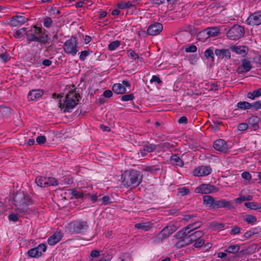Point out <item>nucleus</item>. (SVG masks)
<instances>
[{
  "mask_svg": "<svg viewBox=\"0 0 261 261\" xmlns=\"http://www.w3.org/2000/svg\"><path fill=\"white\" fill-rule=\"evenodd\" d=\"M237 106L238 109L247 110L252 107V104L247 101H240L237 103Z\"/></svg>",
  "mask_w": 261,
  "mask_h": 261,
  "instance_id": "nucleus-31",
  "label": "nucleus"
},
{
  "mask_svg": "<svg viewBox=\"0 0 261 261\" xmlns=\"http://www.w3.org/2000/svg\"><path fill=\"white\" fill-rule=\"evenodd\" d=\"M86 221H79L69 224V228L71 233H80L87 227Z\"/></svg>",
  "mask_w": 261,
  "mask_h": 261,
  "instance_id": "nucleus-6",
  "label": "nucleus"
},
{
  "mask_svg": "<svg viewBox=\"0 0 261 261\" xmlns=\"http://www.w3.org/2000/svg\"><path fill=\"white\" fill-rule=\"evenodd\" d=\"M194 242H195L194 244V246L196 248H199L201 247L204 243V240L201 239L196 240Z\"/></svg>",
  "mask_w": 261,
  "mask_h": 261,
  "instance_id": "nucleus-53",
  "label": "nucleus"
},
{
  "mask_svg": "<svg viewBox=\"0 0 261 261\" xmlns=\"http://www.w3.org/2000/svg\"><path fill=\"white\" fill-rule=\"evenodd\" d=\"M197 50V47L193 44L191 45L185 49L186 53H195Z\"/></svg>",
  "mask_w": 261,
  "mask_h": 261,
  "instance_id": "nucleus-51",
  "label": "nucleus"
},
{
  "mask_svg": "<svg viewBox=\"0 0 261 261\" xmlns=\"http://www.w3.org/2000/svg\"><path fill=\"white\" fill-rule=\"evenodd\" d=\"M242 177L247 180H250L251 179V175L247 171L243 172L242 173Z\"/></svg>",
  "mask_w": 261,
  "mask_h": 261,
  "instance_id": "nucleus-58",
  "label": "nucleus"
},
{
  "mask_svg": "<svg viewBox=\"0 0 261 261\" xmlns=\"http://www.w3.org/2000/svg\"><path fill=\"white\" fill-rule=\"evenodd\" d=\"M214 55L213 51L211 48H208L204 51L205 57L207 59L211 58L212 62L214 61Z\"/></svg>",
  "mask_w": 261,
  "mask_h": 261,
  "instance_id": "nucleus-39",
  "label": "nucleus"
},
{
  "mask_svg": "<svg viewBox=\"0 0 261 261\" xmlns=\"http://www.w3.org/2000/svg\"><path fill=\"white\" fill-rule=\"evenodd\" d=\"M178 190H179V192L181 194V195L182 196L187 195L190 192L189 189L186 187H182L181 188H179Z\"/></svg>",
  "mask_w": 261,
  "mask_h": 261,
  "instance_id": "nucleus-54",
  "label": "nucleus"
},
{
  "mask_svg": "<svg viewBox=\"0 0 261 261\" xmlns=\"http://www.w3.org/2000/svg\"><path fill=\"white\" fill-rule=\"evenodd\" d=\"M252 107H254L255 110H258L261 109V101H256L252 105Z\"/></svg>",
  "mask_w": 261,
  "mask_h": 261,
  "instance_id": "nucleus-62",
  "label": "nucleus"
},
{
  "mask_svg": "<svg viewBox=\"0 0 261 261\" xmlns=\"http://www.w3.org/2000/svg\"><path fill=\"white\" fill-rule=\"evenodd\" d=\"M156 149V145L154 144H146L144 146V151H147L148 152H151L154 151Z\"/></svg>",
  "mask_w": 261,
  "mask_h": 261,
  "instance_id": "nucleus-41",
  "label": "nucleus"
},
{
  "mask_svg": "<svg viewBox=\"0 0 261 261\" xmlns=\"http://www.w3.org/2000/svg\"><path fill=\"white\" fill-rule=\"evenodd\" d=\"M128 52L129 53V56L131 58H134V60H136L137 59H140L139 55L138 54H136L134 50H133L132 49H129L128 50Z\"/></svg>",
  "mask_w": 261,
  "mask_h": 261,
  "instance_id": "nucleus-59",
  "label": "nucleus"
},
{
  "mask_svg": "<svg viewBox=\"0 0 261 261\" xmlns=\"http://www.w3.org/2000/svg\"><path fill=\"white\" fill-rule=\"evenodd\" d=\"M253 199V196L251 195H248L247 197L245 196H240L239 197L236 199V201L237 203H241L244 201L247 200V201H251Z\"/></svg>",
  "mask_w": 261,
  "mask_h": 261,
  "instance_id": "nucleus-38",
  "label": "nucleus"
},
{
  "mask_svg": "<svg viewBox=\"0 0 261 261\" xmlns=\"http://www.w3.org/2000/svg\"><path fill=\"white\" fill-rule=\"evenodd\" d=\"M74 96H76V94L73 91H70L69 94L66 95L64 101L65 108L63 110L64 113L70 112L71 110L77 105V103L74 99Z\"/></svg>",
  "mask_w": 261,
  "mask_h": 261,
  "instance_id": "nucleus-5",
  "label": "nucleus"
},
{
  "mask_svg": "<svg viewBox=\"0 0 261 261\" xmlns=\"http://www.w3.org/2000/svg\"><path fill=\"white\" fill-rule=\"evenodd\" d=\"M261 96V88L253 91L252 92H248L247 94V98L254 100L255 98Z\"/></svg>",
  "mask_w": 261,
  "mask_h": 261,
  "instance_id": "nucleus-24",
  "label": "nucleus"
},
{
  "mask_svg": "<svg viewBox=\"0 0 261 261\" xmlns=\"http://www.w3.org/2000/svg\"><path fill=\"white\" fill-rule=\"evenodd\" d=\"M212 172V168L209 166H201L196 168L193 171V175L195 176H206Z\"/></svg>",
  "mask_w": 261,
  "mask_h": 261,
  "instance_id": "nucleus-10",
  "label": "nucleus"
},
{
  "mask_svg": "<svg viewBox=\"0 0 261 261\" xmlns=\"http://www.w3.org/2000/svg\"><path fill=\"white\" fill-rule=\"evenodd\" d=\"M241 65L239 66L237 69V72L238 73H243L248 72L252 68L250 61L247 59L241 60Z\"/></svg>",
  "mask_w": 261,
  "mask_h": 261,
  "instance_id": "nucleus-12",
  "label": "nucleus"
},
{
  "mask_svg": "<svg viewBox=\"0 0 261 261\" xmlns=\"http://www.w3.org/2000/svg\"><path fill=\"white\" fill-rule=\"evenodd\" d=\"M240 246L239 245H232L229 246L225 251L231 253H238L239 251Z\"/></svg>",
  "mask_w": 261,
  "mask_h": 261,
  "instance_id": "nucleus-32",
  "label": "nucleus"
},
{
  "mask_svg": "<svg viewBox=\"0 0 261 261\" xmlns=\"http://www.w3.org/2000/svg\"><path fill=\"white\" fill-rule=\"evenodd\" d=\"M170 160L175 163L176 166L178 167H182L184 165L183 161L176 154L172 155L170 157Z\"/></svg>",
  "mask_w": 261,
  "mask_h": 261,
  "instance_id": "nucleus-30",
  "label": "nucleus"
},
{
  "mask_svg": "<svg viewBox=\"0 0 261 261\" xmlns=\"http://www.w3.org/2000/svg\"><path fill=\"white\" fill-rule=\"evenodd\" d=\"M14 204L17 207V211L20 214L29 213L28 205L32 203V198L23 192H17L13 195Z\"/></svg>",
  "mask_w": 261,
  "mask_h": 261,
  "instance_id": "nucleus-1",
  "label": "nucleus"
},
{
  "mask_svg": "<svg viewBox=\"0 0 261 261\" xmlns=\"http://www.w3.org/2000/svg\"><path fill=\"white\" fill-rule=\"evenodd\" d=\"M35 248L36 250L45 252L46 250V246L44 244H41Z\"/></svg>",
  "mask_w": 261,
  "mask_h": 261,
  "instance_id": "nucleus-60",
  "label": "nucleus"
},
{
  "mask_svg": "<svg viewBox=\"0 0 261 261\" xmlns=\"http://www.w3.org/2000/svg\"><path fill=\"white\" fill-rule=\"evenodd\" d=\"M247 22L248 24L252 25L260 24L261 10L250 14L247 19Z\"/></svg>",
  "mask_w": 261,
  "mask_h": 261,
  "instance_id": "nucleus-8",
  "label": "nucleus"
},
{
  "mask_svg": "<svg viewBox=\"0 0 261 261\" xmlns=\"http://www.w3.org/2000/svg\"><path fill=\"white\" fill-rule=\"evenodd\" d=\"M134 98L133 94H129L127 95H123L121 97V100L123 101H128L133 100Z\"/></svg>",
  "mask_w": 261,
  "mask_h": 261,
  "instance_id": "nucleus-50",
  "label": "nucleus"
},
{
  "mask_svg": "<svg viewBox=\"0 0 261 261\" xmlns=\"http://www.w3.org/2000/svg\"><path fill=\"white\" fill-rule=\"evenodd\" d=\"M134 5L130 2L123 3L117 4L118 8L122 9H125L126 8H130L133 7Z\"/></svg>",
  "mask_w": 261,
  "mask_h": 261,
  "instance_id": "nucleus-45",
  "label": "nucleus"
},
{
  "mask_svg": "<svg viewBox=\"0 0 261 261\" xmlns=\"http://www.w3.org/2000/svg\"><path fill=\"white\" fill-rule=\"evenodd\" d=\"M9 219L10 221L16 222L18 220L17 214H11L9 216Z\"/></svg>",
  "mask_w": 261,
  "mask_h": 261,
  "instance_id": "nucleus-63",
  "label": "nucleus"
},
{
  "mask_svg": "<svg viewBox=\"0 0 261 261\" xmlns=\"http://www.w3.org/2000/svg\"><path fill=\"white\" fill-rule=\"evenodd\" d=\"M212 226L213 227L215 228V229H219L222 228L224 227V224L223 223H218L216 222H213L212 224Z\"/></svg>",
  "mask_w": 261,
  "mask_h": 261,
  "instance_id": "nucleus-61",
  "label": "nucleus"
},
{
  "mask_svg": "<svg viewBox=\"0 0 261 261\" xmlns=\"http://www.w3.org/2000/svg\"><path fill=\"white\" fill-rule=\"evenodd\" d=\"M249 253V251L248 249H246L245 250H242L240 251H239L236 256H238L239 257H243L246 254H248Z\"/></svg>",
  "mask_w": 261,
  "mask_h": 261,
  "instance_id": "nucleus-49",
  "label": "nucleus"
},
{
  "mask_svg": "<svg viewBox=\"0 0 261 261\" xmlns=\"http://www.w3.org/2000/svg\"><path fill=\"white\" fill-rule=\"evenodd\" d=\"M163 25L161 23L156 22L150 25L147 30V33L149 35L155 36L158 35L163 30Z\"/></svg>",
  "mask_w": 261,
  "mask_h": 261,
  "instance_id": "nucleus-13",
  "label": "nucleus"
},
{
  "mask_svg": "<svg viewBox=\"0 0 261 261\" xmlns=\"http://www.w3.org/2000/svg\"><path fill=\"white\" fill-rule=\"evenodd\" d=\"M248 125L245 123H240L238 125V129L240 131H244L247 129Z\"/></svg>",
  "mask_w": 261,
  "mask_h": 261,
  "instance_id": "nucleus-57",
  "label": "nucleus"
},
{
  "mask_svg": "<svg viewBox=\"0 0 261 261\" xmlns=\"http://www.w3.org/2000/svg\"><path fill=\"white\" fill-rule=\"evenodd\" d=\"M45 177L39 176L36 178L35 182L40 187H46L45 184Z\"/></svg>",
  "mask_w": 261,
  "mask_h": 261,
  "instance_id": "nucleus-34",
  "label": "nucleus"
},
{
  "mask_svg": "<svg viewBox=\"0 0 261 261\" xmlns=\"http://www.w3.org/2000/svg\"><path fill=\"white\" fill-rule=\"evenodd\" d=\"M43 93V91L42 90H33L29 92L28 96L31 100H34L40 97Z\"/></svg>",
  "mask_w": 261,
  "mask_h": 261,
  "instance_id": "nucleus-21",
  "label": "nucleus"
},
{
  "mask_svg": "<svg viewBox=\"0 0 261 261\" xmlns=\"http://www.w3.org/2000/svg\"><path fill=\"white\" fill-rule=\"evenodd\" d=\"M203 203L208 207L209 209H216L217 202L214 197L211 195H206L203 196Z\"/></svg>",
  "mask_w": 261,
  "mask_h": 261,
  "instance_id": "nucleus-11",
  "label": "nucleus"
},
{
  "mask_svg": "<svg viewBox=\"0 0 261 261\" xmlns=\"http://www.w3.org/2000/svg\"><path fill=\"white\" fill-rule=\"evenodd\" d=\"M217 191L218 189L211 184H202L196 188V192L201 194H209Z\"/></svg>",
  "mask_w": 261,
  "mask_h": 261,
  "instance_id": "nucleus-7",
  "label": "nucleus"
},
{
  "mask_svg": "<svg viewBox=\"0 0 261 261\" xmlns=\"http://www.w3.org/2000/svg\"><path fill=\"white\" fill-rule=\"evenodd\" d=\"M152 224L150 222L139 223L135 224V227L138 229L148 231L152 227Z\"/></svg>",
  "mask_w": 261,
  "mask_h": 261,
  "instance_id": "nucleus-23",
  "label": "nucleus"
},
{
  "mask_svg": "<svg viewBox=\"0 0 261 261\" xmlns=\"http://www.w3.org/2000/svg\"><path fill=\"white\" fill-rule=\"evenodd\" d=\"M112 95L113 93L110 90H107L103 93V96L106 98H110Z\"/></svg>",
  "mask_w": 261,
  "mask_h": 261,
  "instance_id": "nucleus-64",
  "label": "nucleus"
},
{
  "mask_svg": "<svg viewBox=\"0 0 261 261\" xmlns=\"http://www.w3.org/2000/svg\"><path fill=\"white\" fill-rule=\"evenodd\" d=\"M76 44V37L74 36L72 37L71 39L67 40L64 44L65 52L73 56H75L78 51Z\"/></svg>",
  "mask_w": 261,
  "mask_h": 261,
  "instance_id": "nucleus-4",
  "label": "nucleus"
},
{
  "mask_svg": "<svg viewBox=\"0 0 261 261\" xmlns=\"http://www.w3.org/2000/svg\"><path fill=\"white\" fill-rule=\"evenodd\" d=\"M52 22V20L50 17H47L44 19V25L46 28L50 27Z\"/></svg>",
  "mask_w": 261,
  "mask_h": 261,
  "instance_id": "nucleus-48",
  "label": "nucleus"
},
{
  "mask_svg": "<svg viewBox=\"0 0 261 261\" xmlns=\"http://www.w3.org/2000/svg\"><path fill=\"white\" fill-rule=\"evenodd\" d=\"M202 222L201 221H197L192 224L188 225L185 227L190 233L195 229L200 227L201 225Z\"/></svg>",
  "mask_w": 261,
  "mask_h": 261,
  "instance_id": "nucleus-26",
  "label": "nucleus"
},
{
  "mask_svg": "<svg viewBox=\"0 0 261 261\" xmlns=\"http://www.w3.org/2000/svg\"><path fill=\"white\" fill-rule=\"evenodd\" d=\"M112 90L117 94H124L126 92L125 87L123 86L121 84H115L113 86Z\"/></svg>",
  "mask_w": 261,
  "mask_h": 261,
  "instance_id": "nucleus-22",
  "label": "nucleus"
},
{
  "mask_svg": "<svg viewBox=\"0 0 261 261\" xmlns=\"http://www.w3.org/2000/svg\"><path fill=\"white\" fill-rule=\"evenodd\" d=\"M204 233L201 230H198L196 231H195L194 232L190 234L191 237L192 238L191 239H193L194 241L197 240L198 239H201V238L203 236Z\"/></svg>",
  "mask_w": 261,
  "mask_h": 261,
  "instance_id": "nucleus-33",
  "label": "nucleus"
},
{
  "mask_svg": "<svg viewBox=\"0 0 261 261\" xmlns=\"http://www.w3.org/2000/svg\"><path fill=\"white\" fill-rule=\"evenodd\" d=\"M48 36L47 35H45L44 33L41 34V35L39 36H38V40L37 41L45 44H46L48 41Z\"/></svg>",
  "mask_w": 261,
  "mask_h": 261,
  "instance_id": "nucleus-40",
  "label": "nucleus"
},
{
  "mask_svg": "<svg viewBox=\"0 0 261 261\" xmlns=\"http://www.w3.org/2000/svg\"><path fill=\"white\" fill-rule=\"evenodd\" d=\"M71 195L75 198H87V197L90 196V193L85 194L83 191H77L76 189H70Z\"/></svg>",
  "mask_w": 261,
  "mask_h": 261,
  "instance_id": "nucleus-19",
  "label": "nucleus"
},
{
  "mask_svg": "<svg viewBox=\"0 0 261 261\" xmlns=\"http://www.w3.org/2000/svg\"><path fill=\"white\" fill-rule=\"evenodd\" d=\"M191 239L192 238L191 237L190 234H188L182 240L184 244H186V245H188L194 242V241H193V240Z\"/></svg>",
  "mask_w": 261,
  "mask_h": 261,
  "instance_id": "nucleus-46",
  "label": "nucleus"
},
{
  "mask_svg": "<svg viewBox=\"0 0 261 261\" xmlns=\"http://www.w3.org/2000/svg\"><path fill=\"white\" fill-rule=\"evenodd\" d=\"M28 254L29 256L32 257H38L41 256L42 253L41 251L36 250V249L34 248L30 249L28 251Z\"/></svg>",
  "mask_w": 261,
  "mask_h": 261,
  "instance_id": "nucleus-28",
  "label": "nucleus"
},
{
  "mask_svg": "<svg viewBox=\"0 0 261 261\" xmlns=\"http://www.w3.org/2000/svg\"><path fill=\"white\" fill-rule=\"evenodd\" d=\"M244 205L248 208L256 210L257 203L254 202H245Z\"/></svg>",
  "mask_w": 261,
  "mask_h": 261,
  "instance_id": "nucleus-44",
  "label": "nucleus"
},
{
  "mask_svg": "<svg viewBox=\"0 0 261 261\" xmlns=\"http://www.w3.org/2000/svg\"><path fill=\"white\" fill-rule=\"evenodd\" d=\"M245 34L244 28L239 25H233L226 33L227 37L233 40H237L243 37Z\"/></svg>",
  "mask_w": 261,
  "mask_h": 261,
  "instance_id": "nucleus-3",
  "label": "nucleus"
},
{
  "mask_svg": "<svg viewBox=\"0 0 261 261\" xmlns=\"http://www.w3.org/2000/svg\"><path fill=\"white\" fill-rule=\"evenodd\" d=\"M176 230L175 226L173 225L171 226H166L158 234L157 237L160 240H163L168 238L170 235L173 233Z\"/></svg>",
  "mask_w": 261,
  "mask_h": 261,
  "instance_id": "nucleus-9",
  "label": "nucleus"
},
{
  "mask_svg": "<svg viewBox=\"0 0 261 261\" xmlns=\"http://www.w3.org/2000/svg\"><path fill=\"white\" fill-rule=\"evenodd\" d=\"M219 29L217 27H214L211 28H208L205 30L206 32V34L210 36H216L219 33Z\"/></svg>",
  "mask_w": 261,
  "mask_h": 261,
  "instance_id": "nucleus-27",
  "label": "nucleus"
},
{
  "mask_svg": "<svg viewBox=\"0 0 261 261\" xmlns=\"http://www.w3.org/2000/svg\"><path fill=\"white\" fill-rule=\"evenodd\" d=\"M189 234H190V231H188L186 228L184 227L180 231L177 232L176 237L177 239L182 240Z\"/></svg>",
  "mask_w": 261,
  "mask_h": 261,
  "instance_id": "nucleus-29",
  "label": "nucleus"
},
{
  "mask_svg": "<svg viewBox=\"0 0 261 261\" xmlns=\"http://www.w3.org/2000/svg\"><path fill=\"white\" fill-rule=\"evenodd\" d=\"M12 110L7 107H0L1 115L4 117H8L12 113Z\"/></svg>",
  "mask_w": 261,
  "mask_h": 261,
  "instance_id": "nucleus-25",
  "label": "nucleus"
},
{
  "mask_svg": "<svg viewBox=\"0 0 261 261\" xmlns=\"http://www.w3.org/2000/svg\"><path fill=\"white\" fill-rule=\"evenodd\" d=\"M90 52L91 51H90L89 49H88V50H84L81 51V55L80 56V59L81 61H84L86 59V57L89 55Z\"/></svg>",
  "mask_w": 261,
  "mask_h": 261,
  "instance_id": "nucleus-47",
  "label": "nucleus"
},
{
  "mask_svg": "<svg viewBox=\"0 0 261 261\" xmlns=\"http://www.w3.org/2000/svg\"><path fill=\"white\" fill-rule=\"evenodd\" d=\"M240 228L237 225H235L233 227L232 229L231 230L230 233L231 235H236L240 232Z\"/></svg>",
  "mask_w": 261,
  "mask_h": 261,
  "instance_id": "nucleus-55",
  "label": "nucleus"
},
{
  "mask_svg": "<svg viewBox=\"0 0 261 261\" xmlns=\"http://www.w3.org/2000/svg\"><path fill=\"white\" fill-rule=\"evenodd\" d=\"M223 207L227 208L229 210L234 208V206L230 201H227L225 199L218 200L217 202L216 209Z\"/></svg>",
  "mask_w": 261,
  "mask_h": 261,
  "instance_id": "nucleus-17",
  "label": "nucleus"
},
{
  "mask_svg": "<svg viewBox=\"0 0 261 261\" xmlns=\"http://www.w3.org/2000/svg\"><path fill=\"white\" fill-rule=\"evenodd\" d=\"M110 197L109 196H105L102 198H99V201H101L100 204L106 205L110 202Z\"/></svg>",
  "mask_w": 261,
  "mask_h": 261,
  "instance_id": "nucleus-52",
  "label": "nucleus"
},
{
  "mask_svg": "<svg viewBox=\"0 0 261 261\" xmlns=\"http://www.w3.org/2000/svg\"><path fill=\"white\" fill-rule=\"evenodd\" d=\"M146 170L152 173H156L160 170V168L156 166L146 167Z\"/></svg>",
  "mask_w": 261,
  "mask_h": 261,
  "instance_id": "nucleus-43",
  "label": "nucleus"
},
{
  "mask_svg": "<svg viewBox=\"0 0 261 261\" xmlns=\"http://www.w3.org/2000/svg\"><path fill=\"white\" fill-rule=\"evenodd\" d=\"M215 54L222 59L226 58L227 59H230L231 57V53L229 49H216Z\"/></svg>",
  "mask_w": 261,
  "mask_h": 261,
  "instance_id": "nucleus-16",
  "label": "nucleus"
},
{
  "mask_svg": "<svg viewBox=\"0 0 261 261\" xmlns=\"http://www.w3.org/2000/svg\"><path fill=\"white\" fill-rule=\"evenodd\" d=\"M230 49L238 54L243 55V57L246 55L248 51V48L246 46L233 45L230 47Z\"/></svg>",
  "mask_w": 261,
  "mask_h": 261,
  "instance_id": "nucleus-18",
  "label": "nucleus"
},
{
  "mask_svg": "<svg viewBox=\"0 0 261 261\" xmlns=\"http://www.w3.org/2000/svg\"><path fill=\"white\" fill-rule=\"evenodd\" d=\"M61 239V235L60 232H56L50 236L48 239V243L50 245H54L59 242Z\"/></svg>",
  "mask_w": 261,
  "mask_h": 261,
  "instance_id": "nucleus-20",
  "label": "nucleus"
},
{
  "mask_svg": "<svg viewBox=\"0 0 261 261\" xmlns=\"http://www.w3.org/2000/svg\"><path fill=\"white\" fill-rule=\"evenodd\" d=\"M25 35L27 37V42L28 44H30L32 41H37L38 36H37L35 33L28 34L27 33H26Z\"/></svg>",
  "mask_w": 261,
  "mask_h": 261,
  "instance_id": "nucleus-35",
  "label": "nucleus"
},
{
  "mask_svg": "<svg viewBox=\"0 0 261 261\" xmlns=\"http://www.w3.org/2000/svg\"><path fill=\"white\" fill-rule=\"evenodd\" d=\"M142 175L135 170L126 171L121 175L122 184L125 187H136L142 181Z\"/></svg>",
  "mask_w": 261,
  "mask_h": 261,
  "instance_id": "nucleus-2",
  "label": "nucleus"
},
{
  "mask_svg": "<svg viewBox=\"0 0 261 261\" xmlns=\"http://www.w3.org/2000/svg\"><path fill=\"white\" fill-rule=\"evenodd\" d=\"M36 141L39 144H43L46 142V138L44 136H40L37 138Z\"/></svg>",
  "mask_w": 261,
  "mask_h": 261,
  "instance_id": "nucleus-56",
  "label": "nucleus"
},
{
  "mask_svg": "<svg viewBox=\"0 0 261 261\" xmlns=\"http://www.w3.org/2000/svg\"><path fill=\"white\" fill-rule=\"evenodd\" d=\"M120 45V42L118 40H115L111 42L108 45V49L110 50H114L118 47Z\"/></svg>",
  "mask_w": 261,
  "mask_h": 261,
  "instance_id": "nucleus-37",
  "label": "nucleus"
},
{
  "mask_svg": "<svg viewBox=\"0 0 261 261\" xmlns=\"http://www.w3.org/2000/svg\"><path fill=\"white\" fill-rule=\"evenodd\" d=\"M28 19L23 16L16 15L11 18L10 24L12 27H17L25 23L28 21Z\"/></svg>",
  "mask_w": 261,
  "mask_h": 261,
  "instance_id": "nucleus-15",
  "label": "nucleus"
},
{
  "mask_svg": "<svg viewBox=\"0 0 261 261\" xmlns=\"http://www.w3.org/2000/svg\"><path fill=\"white\" fill-rule=\"evenodd\" d=\"M244 220L246 221L248 224H253L257 221V219L255 216L249 215L246 216V217L244 219Z\"/></svg>",
  "mask_w": 261,
  "mask_h": 261,
  "instance_id": "nucleus-42",
  "label": "nucleus"
},
{
  "mask_svg": "<svg viewBox=\"0 0 261 261\" xmlns=\"http://www.w3.org/2000/svg\"><path fill=\"white\" fill-rule=\"evenodd\" d=\"M213 147L216 150L223 153H226L228 149L226 142L222 139L215 141L214 143Z\"/></svg>",
  "mask_w": 261,
  "mask_h": 261,
  "instance_id": "nucleus-14",
  "label": "nucleus"
},
{
  "mask_svg": "<svg viewBox=\"0 0 261 261\" xmlns=\"http://www.w3.org/2000/svg\"><path fill=\"white\" fill-rule=\"evenodd\" d=\"M259 121V118L256 116H252L248 119V122L253 127L257 126V124Z\"/></svg>",
  "mask_w": 261,
  "mask_h": 261,
  "instance_id": "nucleus-36",
  "label": "nucleus"
}]
</instances>
